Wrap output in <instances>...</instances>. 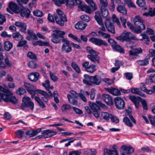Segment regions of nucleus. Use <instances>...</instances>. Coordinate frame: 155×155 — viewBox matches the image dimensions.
Returning a JSON list of instances; mask_svg holds the SVG:
<instances>
[{
    "label": "nucleus",
    "mask_w": 155,
    "mask_h": 155,
    "mask_svg": "<svg viewBox=\"0 0 155 155\" xmlns=\"http://www.w3.org/2000/svg\"><path fill=\"white\" fill-rule=\"evenodd\" d=\"M149 12L150 16L151 17L155 16V8H150Z\"/></svg>",
    "instance_id": "nucleus-64"
},
{
    "label": "nucleus",
    "mask_w": 155,
    "mask_h": 155,
    "mask_svg": "<svg viewBox=\"0 0 155 155\" xmlns=\"http://www.w3.org/2000/svg\"><path fill=\"white\" fill-rule=\"evenodd\" d=\"M13 47L12 43L9 41H7L4 42V49L7 51H9Z\"/></svg>",
    "instance_id": "nucleus-29"
},
{
    "label": "nucleus",
    "mask_w": 155,
    "mask_h": 155,
    "mask_svg": "<svg viewBox=\"0 0 155 155\" xmlns=\"http://www.w3.org/2000/svg\"><path fill=\"white\" fill-rule=\"evenodd\" d=\"M37 64L33 61H31L28 64V66L29 67L32 68H35L36 67Z\"/></svg>",
    "instance_id": "nucleus-59"
},
{
    "label": "nucleus",
    "mask_w": 155,
    "mask_h": 155,
    "mask_svg": "<svg viewBox=\"0 0 155 155\" xmlns=\"http://www.w3.org/2000/svg\"><path fill=\"white\" fill-rule=\"evenodd\" d=\"M56 12L57 14H54V17H59V16L61 17H66L63 12L59 9H57L56 10Z\"/></svg>",
    "instance_id": "nucleus-38"
},
{
    "label": "nucleus",
    "mask_w": 155,
    "mask_h": 155,
    "mask_svg": "<svg viewBox=\"0 0 155 155\" xmlns=\"http://www.w3.org/2000/svg\"><path fill=\"white\" fill-rule=\"evenodd\" d=\"M103 100L109 105L113 104L112 97L110 95L107 94H103L102 95Z\"/></svg>",
    "instance_id": "nucleus-14"
},
{
    "label": "nucleus",
    "mask_w": 155,
    "mask_h": 155,
    "mask_svg": "<svg viewBox=\"0 0 155 155\" xmlns=\"http://www.w3.org/2000/svg\"><path fill=\"white\" fill-rule=\"evenodd\" d=\"M53 32L56 33V34H55L62 39V41H63V40L64 39H66L64 36L65 34V33L64 31L55 30L53 31Z\"/></svg>",
    "instance_id": "nucleus-31"
},
{
    "label": "nucleus",
    "mask_w": 155,
    "mask_h": 155,
    "mask_svg": "<svg viewBox=\"0 0 155 155\" xmlns=\"http://www.w3.org/2000/svg\"><path fill=\"white\" fill-rule=\"evenodd\" d=\"M107 153V155H118L116 150H113L105 149L104 150V155H106Z\"/></svg>",
    "instance_id": "nucleus-26"
},
{
    "label": "nucleus",
    "mask_w": 155,
    "mask_h": 155,
    "mask_svg": "<svg viewBox=\"0 0 155 155\" xmlns=\"http://www.w3.org/2000/svg\"><path fill=\"white\" fill-rule=\"evenodd\" d=\"M129 97L130 99L134 103L136 107L138 108L139 107L140 101H141V98L140 97H136L133 95H130Z\"/></svg>",
    "instance_id": "nucleus-19"
},
{
    "label": "nucleus",
    "mask_w": 155,
    "mask_h": 155,
    "mask_svg": "<svg viewBox=\"0 0 155 155\" xmlns=\"http://www.w3.org/2000/svg\"><path fill=\"white\" fill-rule=\"evenodd\" d=\"M124 40L127 41H130L131 40H137V38L135 36L132 35L130 32H127L126 33H122Z\"/></svg>",
    "instance_id": "nucleus-17"
},
{
    "label": "nucleus",
    "mask_w": 155,
    "mask_h": 155,
    "mask_svg": "<svg viewBox=\"0 0 155 155\" xmlns=\"http://www.w3.org/2000/svg\"><path fill=\"white\" fill-rule=\"evenodd\" d=\"M39 74L38 72H32L28 75V79L31 81L35 82L38 79Z\"/></svg>",
    "instance_id": "nucleus-22"
},
{
    "label": "nucleus",
    "mask_w": 155,
    "mask_h": 155,
    "mask_svg": "<svg viewBox=\"0 0 155 155\" xmlns=\"http://www.w3.org/2000/svg\"><path fill=\"white\" fill-rule=\"evenodd\" d=\"M132 21L134 23L135 22L136 23L137 21H143V19L141 18V17L138 15L136 16L135 18L131 19Z\"/></svg>",
    "instance_id": "nucleus-57"
},
{
    "label": "nucleus",
    "mask_w": 155,
    "mask_h": 155,
    "mask_svg": "<svg viewBox=\"0 0 155 155\" xmlns=\"http://www.w3.org/2000/svg\"><path fill=\"white\" fill-rule=\"evenodd\" d=\"M16 93L19 95H21L23 94L26 92L25 90L22 87L19 88L16 91Z\"/></svg>",
    "instance_id": "nucleus-53"
},
{
    "label": "nucleus",
    "mask_w": 155,
    "mask_h": 155,
    "mask_svg": "<svg viewBox=\"0 0 155 155\" xmlns=\"http://www.w3.org/2000/svg\"><path fill=\"white\" fill-rule=\"evenodd\" d=\"M71 66L78 73L80 72L81 70L80 68L75 62L74 61L72 62L71 63Z\"/></svg>",
    "instance_id": "nucleus-37"
},
{
    "label": "nucleus",
    "mask_w": 155,
    "mask_h": 155,
    "mask_svg": "<svg viewBox=\"0 0 155 155\" xmlns=\"http://www.w3.org/2000/svg\"><path fill=\"white\" fill-rule=\"evenodd\" d=\"M148 80L151 82L155 83V74H151Z\"/></svg>",
    "instance_id": "nucleus-63"
},
{
    "label": "nucleus",
    "mask_w": 155,
    "mask_h": 155,
    "mask_svg": "<svg viewBox=\"0 0 155 155\" xmlns=\"http://www.w3.org/2000/svg\"><path fill=\"white\" fill-rule=\"evenodd\" d=\"M63 42H64L63 45L61 48V51L65 53H69L72 51L71 46L70 45L69 41L66 39L63 40Z\"/></svg>",
    "instance_id": "nucleus-9"
},
{
    "label": "nucleus",
    "mask_w": 155,
    "mask_h": 155,
    "mask_svg": "<svg viewBox=\"0 0 155 155\" xmlns=\"http://www.w3.org/2000/svg\"><path fill=\"white\" fill-rule=\"evenodd\" d=\"M126 79L128 80H131L133 78V74L131 72H127L125 73Z\"/></svg>",
    "instance_id": "nucleus-58"
},
{
    "label": "nucleus",
    "mask_w": 155,
    "mask_h": 155,
    "mask_svg": "<svg viewBox=\"0 0 155 155\" xmlns=\"http://www.w3.org/2000/svg\"><path fill=\"white\" fill-rule=\"evenodd\" d=\"M137 3L141 7H144L146 5V3L144 0H137Z\"/></svg>",
    "instance_id": "nucleus-54"
},
{
    "label": "nucleus",
    "mask_w": 155,
    "mask_h": 155,
    "mask_svg": "<svg viewBox=\"0 0 155 155\" xmlns=\"http://www.w3.org/2000/svg\"><path fill=\"white\" fill-rule=\"evenodd\" d=\"M117 10L118 12L123 15H126L127 14V10L124 6L120 5H119L117 8Z\"/></svg>",
    "instance_id": "nucleus-33"
},
{
    "label": "nucleus",
    "mask_w": 155,
    "mask_h": 155,
    "mask_svg": "<svg viewBox=\"0 0 155 155\" xmlns=\"http://www.w3.org/2000/svg\"><path fill=\"white\" fill-rule=\"evenodd\" d=\"M114 102L115 106L119 110L123 109L125 107V102L120 97H117L114 98Z\"/></svg>",
    "instance_id": "nucleus-7"
},
{
    "label": "nucleus",
    "mask_w": 155,
    "mask_h": 155,
    "mask_svg": "<svg viewBox=\"0 0 155 155\" xmlns=\"http://www.w3.org/2000/svg\"><path fill=\"white\" fill-rule=\"evenodd\" d=\"M149 59V57L147 56L144 60L137 61V62L140 65H146L148 64Z\"/></svg>",
    "instance_id": "nucleus-28"
},
{
    "label": "nucleus",
    "mask_w": 155,
    "mask_h": 155,
    "mask_svg": "<svg viewBox=\"0 0 155 155\" xmlns=\"http://www.w3.org/2000/svg\"><path fill=\"white\" fill-rule=\"evenodd\" d=\"M54 16H53L50 13L48 14V19L49 21L52 23L54 22Z\"/></svg>",
    "instance_id": "nucleus-62"
},
{
    "label": "nucleus",
    "mask_w": 155,
    "mask_h": 155,
    "mask_svg": "<svg viewBox=\"0 0 155 155\" xmlns=\"http://www.w3.org/2000/svg\"><path fill=\"white\" fill-rule=\"evenodd\" d=\"M89 41L91 43L98 46H101L102 45L106 46L107 45V43L105 41L101 39L94 37L91 38L89 39Z\"/></svg>",
    "instance_id": "nucleus-6"
},
{
    "label": "nucleus",
    "mask_w": 155,
    "mask_h": 155,
    "mask_svg": "<svg viewBox=\"0 0 155 155\" xmlns=\"http://www.w3.org/2000/svg\"><path fill=\"white\" fill-rule=\"evenodd\" d=\"M127 25L133 32L137 33L136 31L137 30V29L136 27H135L133 26L129 22H127Z\"/></svg>",
    "instance_id": "nucleus-46"
},
{
    "label": "nucleus",
    "mask_w": 155,
    "mask_h": 155,
    "mask_svg": "<svg viewBox=\"0 0 155 155\" xmlns=\"http://www.w3.org/2000/svg\"><path fill=\"white\" fill-rule=\"evenodd\" d=\"M123 122L125 123L126 125L130 127H132L133 126V125L130 120L127 117L124 118Z\"/></svg>",
    "instance_id": "nucleus-45"
},
{
    "label": "nucleus",
    "mask_w": 155,
    "mask_h": 155,
    "mask_svg": "<svg viewBox=\"0 0 155 155\" xmlns=\"http://www.w3.org/2000/svg\"><path fill=\"white\" fill-rule=\"evenodd\" d=\"M78 7L82 11H85L87 13L90 14L91 12L90 7L87 5H79Z\"/></svg>",
    "instance_id": "nucleus-25"
},
{
    "label": "nucleus",
    "mask_w": 155,
    "mask_h": 155,
    "mask_svg": "<svg viewBox=\"0 0 155 155\" xmlns=\"http://www.w3.org/2000/svg\"><path fill=\"white\" fill-rule=\"evenodd\" d=\"M9 7L12 10L16 13L18 14L21 7H19L15 3L13 2H9Z\"/></svg>",
    "instance_id": "nucleus-20"
},
{
    "label": "nucleus",
    "mask_w": 155,
    "mask_h": 155,
    "mask_svg": "<svg viewBox=\"0 0 155 155\" xmlns=\"http://www.w3.org/2000/svg\"><path fill=\"white\" fill-rule=\"evenodd\" d=\"M89 106L92 111L100 110V107L95 103H90L89 104Z\"/></svg>",
    "instance_id": "nucleus-32"
},
{
    "label": "nucleus",
    "mask_w": 155,
    "mask_h": 155,
    "mask_svg": "<svg viewBox=\"0 0 155 155\" xmlns=\"http://www.w3.org/2000/svg\"><path fill=\"white\" fill-rule=\"evenodd\" d=\"M141 103L142 107L143 109L147 110V105L146 101L145 100H143L140 101Z\"/></svg>",
    "instance_id": "nucleus-61"
},
{
    "label": "nucleus",
    "mask_w": 155,
    "mask_h": 155,
    "mask_svg": "<svg viewBox=\"0 0 155 155\" xmlns=\"http://www.w3.org/2000/svg\"><path fill=\"white\" fill-rule=\"evenodd\" d=\"M131 92L134 94H138L142 97L145 96L144 94L142 93L140 89L138 88H132Z\"/></svg>",
    "instance_id": "nucleus-30"
},
{
    "label": "nucleus",
    "mask_w": 155,
    "mask_h": 155,
    "mask_svg": "<svg viewBox=\"0 0 155 155\" xmlns=\"http://www.w3.org/2000/svg\"><path fill=\"white\" fill-rule=\"evenodd\" d=\"M12 36L16 40H22L23 39V37L18 32L13 33Z\"/></svg>",
    "instance_id": "nucleus-34"
},
{
    "label": "nucleus",
    "mask_w": 155,
    "mask_h": 155,
    "mask_svg": "<svg viewBox=\"0 0 155 155\" xmlns=\"http://www.w3.org/2000/svg\"><path fill=\"white\" fill-rule=\"evenodd\" d=\"M56 23L60 26H63L64 25V22L67 21V19L66 17H54Z\"/></svg>",
    "instance_id": "nucleus-21"
},
{
    "label": "nucleus",
    "mask_w": 155,
    "mask_h": 155,
    "mask_svg": "<svg viewBox=\"0 0 155 155\" xmlns=\"http://www.w3.org/2000/svg\"><path fill=\"white\" fill-rule=\"evenodd\" d=\"M27 41L26 40L20 41L18 42V44L17 45V47H21L24 46L27 44Z\"/></svg>",
    "instance_id": "nucleus-55"
},
{
    "label": "nucleus",
    "mask_w": 155,
    "mask_h": 155,
    "mask_svg": "<svg viewBox=\"0 0 155 155\" xmlns=\"http://www.w3.org/2000/svg\"><path fill=\"white\" fill-rule=\"evenodd\" d=\"M105 25L107 31L113 34L115 33L114 24L109 20L107 19L105 22Z\"/></svg>",
    "instance_id": "nucleus-11"
},
{
    "label": "nucleus",
    "mask_w": 155,
    "mask_h": 155,
    "mask_svg": "<svg viewBox=\"0 0 155 155\" xmlns=\"http://www.w3.org/2000/svg\"><path fill=\"white\" fill-rule=\"evenodd\" d=\"M112 18L113 21L115 23H116L119 27H120L121 26V25L120 23V22L119 20V19L114 14H113L112 16Z\"/></svg>",
    "instance_id": "nucleus-39"
},
{
    "label": "nucleus",
    "mask_w": 155,
    "mask_h": 155,
    "mask_svg": "<svg viewBox=\"0 0 155 155\" xmlns=\"http://www.w3.org/2000/svg\"><path fill=\"white\" fill-rule=\"evenodd\" d=\"M21 105L26 107H28L31 110H33L34 107V104L31 101L29 97H24L22 98V102Z\"/></svg>",
    "instance_id": "nucleus-5"
},
{
    "label": "nucleus",
    "mask_w": 155,
    "mask_h": 155,
    "mask_svg": "<svg viewBox=\"0 0 155 155\" xmlns=\"http://www.w3.org/2000/svg\"><path fill=\"white\" fill-rule=\"evenodd\" d=\"M115 78H114L113 79H110L108 78H105L103 79V81L109 85H110L114 83Z\"/></svg>",
    "instance_id": "nucleus-47"
},
{
    "label": "nucleus",
    "mask_w": 155,
    "mask_h": 155,
    "mask_svg": "<svg viewBox=\"0 0 155 155\" xmlns=\"http://www.w3.org/2000/svg\"><path fill=\"white\" fill-rule=\"evenodd\" d=\"M86 50L90 54L87 55V58L91 61L99 64L100 57L98 56L97 52L89 46L86 47Z\"/></svg>",
    "instance_id": "nucleus-1"
},
{
    "label": "nucleus",
    "mask_w": 155,
    "mask_h": 155,
    "mask_svg": "<svg viewBox=\"0 0 155 155\" xmlns=\"http://www.w3.org/2000/svg\"><path fill=\"white\" fill-rule=\"evenodd\" d=\"M41 133L43 135H40L37 136L34 138L35 140H38L42 137L44 139L47 138L57 134L56 132L51 131L50 130H43L41 132Z\"/></svg>",
    "instance_id": "nucleus-4"
},
{
    "label": "nucleus",
    "mask_w": 155,
    "mask_h": 155,
    "mask_svg": "<svg viewBox=\"0 0 155 155\" xmlns=\"http://www.w3.org/2000/svg\"><path fill=\"white\" fill-rule=\"evenodd\" d=\"M51 36L52 38L51 39V41L54 43L58 44L60 43L61 41H62V39L55 34H52Z\"/></svg>",
    "instance_id": "nucleus-23"
},
{
    "label": "nucleus",
    "mask_w": 155,
    "mask_h": 155,
    "mask_svg": "<svg viewBox=\"0 0 155 155\" xmlns=\"http://www.w3.org/2000/svg\"><path fill=\"white\" fill-rule=\"evenodd\" d=\"M2 100L5 102H10L14 104H17L18 101L15 96L11 94H3L0 92V102L2 101Z\"/></svg>",
    "instance_id": "nucleus-2"
},
{
    "label": "nucleus",
    "mask_w": 155,
    "mask_h": 155,
    "mask_svg": "<svg viewBox=\"0 0 155 155\" xmlns=\"http://www.w3.org/2000/svg\"><path fill=\"white\" fill-rule=\"evenodd\" d=\"M101 78L100 76L95 75L94 76H91L90 81L86 79H83V81L86 85H92L93 84L99 85L101 82Z\"/></svg>",
    "instance_id": "nucleus-3"
},
{
    "label": "nucleus",
    "mask_w": 155,
    "mask_h": 155,
    "mask_svg": "<svg viewBox=\"0 0 155 155\" xmlns=\"http://www.w3.org/2000/svg\"><path fill=\"white\" fill-rule=\"evenodd\" d=\"M80 91V92L79 93L78 98H80L84 102H86L87 101V99L86 97V95H90V93L89 91H86L83 89H81Z\"/></svg>",
    "instance_id": "nucleus-12"
},
{
    "label": "nucleus",
    "mask_w": 155,
    "mask_h": 155,
    "mask_svg": "<svg viewBox=\"0 0 155 155\" xmlns=\"http://www.w3.org/2000/svg\"><path fill=\"white\" fill-rule=\"evenodd\" d=\"M27 56L28 58L31 59L35 60H38L36 55L31 51L28 52Z\"/></svg>",
    "instance_id": "nucleus-35"
},
{
    "label": "nucleus",
    "mask_w": 155,
    "mask_h": 155,
    "mask_svg": "<svg viewBox=\"0 0 155 155\" xmlns=\"http://www.w3.org/2000/svg\"><path fill=\"white\" fill-rule=\"evenodd\" d=\"M142 51V50L140 48L135 49L132 51H129V55L130 56H132V58H130V60L131 61L132 59L135 58L138 56V54L141 53Z\"/></svg>",
    "instance_id": "nucleus-10"
},
{
    "label": "nucleus",
    "mask_w": 155,
    "mask_h": 155,
    "mask_svg": "<svg viewBox=\"0 0 155 155\" xmlns=\"http://www.w3.org/2000/svg\"><path fill=\"white\" fill-rule=\"evenodd\" d=\"M34 15L39 17H42L43 15L42 12L39 10H36L33 12Z\"/></svg>",
    "instance_id": "nucleus-56"
},
{
    "label": "nucleus",
    "mask_w": 155,
    "mask_h": 155,
    "mask_svg": "<svg viewBox=\"0 0 155 155\" xmlns=\"http://www.w3.org/2000/svg\"><path fill=\"white\" fill-rule=\"evenodd\" d=\"M98 33L99 34V36H102L105 38H109L111 36L110 34L104 33L102 31H98Z\"/></svg>",
    "instance_id": "nucleus-43"
},
{
    "label": "nucleus",
    "mask_w": 155,
    "mask_h": 155,
    "mask_svg": "<svg viewBox=\"0 0 155 155\" xmlns=\"http://www.w3.org/2000/svg\"><path fill=\"white\" fill-rule=\"evenodd\" d=\"M134 150L131 146H122L121 147V155H128L134 152Z\"/></svg>",
    "instance_id": "nucleus-8"
},
{
    "label": "nucleus",
    "mask_w": 155,
    "mask_h": 155,
    "mask_svg": "<svg viewBox=\"0 0 155 155\" xmlns=\"http://www.w3.org/2000/svg\"><path fill=\"white\" fill-rule=\"evenodd\" d=\"M66 2V5L68 7H72L74 5V0H65Z\"/></svg>",
    "instance_id": "nucleus-49"
},
{
    "label": "nucleus",
    "mask_w": 155,
    "mask_h": 155,
    "mask_svg": "<svg viewBox=\"0 0 155 155\" xmlns=\"http://www.w3.org/2000/svg\"><path fill=\"white\" fill-rule=\"evenodd\" d=\"M15 133L17 135V137L20 138L22 137L24 134V132L21 130H17L15 132Z\"/></svg>",
    "instance_id": "nucleus-48"
},
{
    "label": "nucleus",
    "mask_w": 155,
    "mask_h": 155,
    "mask_svg": "<svg viewBox=\"0 0 155 155\" xmlns=\"http://www.w3.org/2000/svg\"><path fill=\"white\" fill-rule=\"evenodd\" d=\"M105 89L106 91L114 96H119L121 94L120 91L119 90L112 87L105 88Z\"/></svg>",
    "instance_id": "nucleus-15"
},
{
    "label": "nucleus",
    "mask_w": 155,
    "mask_h": 155,
    "mask_svg": "<svg viewBox=\"0 0 155 155\" xmlns=\"http://www.w3.org/2000/svg\"><path fill=\"white\" fill-rule=\"evenodd\" d=\"M87 25L82 21L78 22L75 25V28L77 29L83 30L85 28Z\"/></svg>",
    "instance_id": "nucleus-24"
},
{
    "label": "nucleus",
    "mask_w": 155,
    "mask_h": 155,
    "mask_svg": "<svg viewBox=\"0 0 155 155\" xmlns=\"http://www.w3.org/2000/svg\"><path fill=\"white\" fill-rule=\"evenodd\" d=\"M111 115L107 112H103L101 113L102 117L104 119L107 120H108L109 118H110Z\"/></svg>",
    "instance_id": "nucleus-41"
},
{
    "label": "nucleus",
    "mask_w": 155,
    "mask_h": 155,
    "mask_svg": "<svg viewBox=\"0 0 155 155\" xmlns=\"http://www.w3.org/2000/svg\"><path fill=\"white\" fill-rule=\"evenodd\" d=\"M108 42L110 44L113 48L117 44L116 42L114 39L111 38L108 39Z\"/></svg>",
    "instance_id": "nucleus-60"
},
{
    "label": "nucleus",
    "mask_w": 155,
    "mask_h": 155,
    "mask_svg": "<svg viewBox=\"0 0 155 155\" xmlns=\"http://www.w3.org/2000/svg\"><path fill=\"white\" fill-rule=\"evenodd\" d=\"M30 13L31 12L28 8L22 7L21 8L19 13L20 14L21 16L22 17L28 18Z\"/></svg>",
    "instance_id": "nucleus-16"
},
{
    "label": "nucleus",
    "mask_w": 155,
    "mask_h": 155,
    "mask_svg": "<svg viewBox=\"0 0 155 155\" xmlns=\"http://www.w3.org/2000/svg\"><path fill=\"white\" fill-rule=\"evenodd\" d=\"M68 36L69 37L72 38L74 40H76L80 43H81L82 42V41H81L80 38H78L77 36L74 35L70 33L68 34Z\"/></svg>",
    "instance_id": "nucleus-50"
},
{
    "label": "nucleus",
    "mask_w": 155,
    "mask_h": 155,
    "mask_svg": "<svg viewBox=\"0 0 155 155\" xmlns=\"http://www.w3.org/2000/svg\"><path fill=\"white\" fill-rule=\"evenodd\" d=\"M72 107L71 106L68 104H64L61 107V109L62 111L63 112H65L67 110H70Z\"/></svg>",
    "instance_id": "nucleus-42"
},
{
    "label": "nucleus",
    "mask_w": 155,
    "mask_h": 155,
    "mask_svg": "<svg viewBox=\"0 0 155 155\" xmlns=\"http://www.w3.org/2000/svg\"><path fill=\"white\" fill-rule=\"evenodd\" d=\"M143 21H137L136 23H134V24L137 28V30L136 31L137 33H140L142 31V30H144L145 29V26L143 23Z\"/></svg>",
    "instance_id": "nucleus-13"
},
{
    "label": "nucleus",
    "mask_w": 155,
    "mask_h": 155,
    "mask_svg": "<svg viewBox=\"0 0 155 155\" xmlns=\"http://www.w3.org/2000/svg\"><path fill=\"white\" fill-rule=\"evenodd\" d=\"M95 67L96 66L94 65H91L88 66V67H87L86 71L91 73H93L96 70L95 68Z\"/></svg>",
    "instance_id": "nucleus-40"
},
{
    "label": "nucleus",
    "mask_w": 155,
    "mask_h": 155,
    "mask_svg": "<svg viewBox=\"0 0 155 155\" xmlns=\"http://www.w3.org/2000/svg\"><path fill=\"white\" fill-rule=\"evenodd\" d=\"M100 3L99 5V7L103 6H107L108 5V3L107 0H99Z\"/></svg>",
    "instance_id": "nucleus-51"
},
{
    "label": "nucleus",
    "mask_w": 155,
    "mask_h": 155,
    "mask_svg": "<svg viewBox=\"0 0 155 155\" xmlns=\"http://www.w3.org/2000/svg\"><path fill=\"white\" fill-rule=\"evenodd\" d=\"M53 1L56 5L58 6H60L61 4L65 2L64 0H53Z\"/></svg>",
    "instance_id": "nucleus-52"
},
{
    "label": "nucleus",
    "mask_w": 155,
    "mask_h": 155,
    "mask_svg": "<svg viewBox=\"0 0 155 155\" xmlns=\"http://www.w3.org/2000/svg\"><path fill=\"white\" fill-rule=\"evenodd\" d=\"M107 6L99 7L101 9V13L104 18H106L108 15L109 13L108 10L106 8Z\"/></svg>",
    "instance_id": "nucleus-27"
},
{
    "label": "nucleus",
    "mask_w": 155,
    "mask_h": 155,
    "mask_svg": "<svg viewBox=\"0 0 155 155\" xmlns=\"http://www.w3.org/2000/svg\"><path fill=\"white\" fill-rule=\"evenodd\" d=\"M15 25L20 28V30L21 32L25 33H26L27 25L26 24L21 22L16 21L15 23Z\"/></svg>",
    "instance_id": "nucleus-18"
},
{
    "label": "nucleus",
    "mask_w": 155,
    "mask_h": 155,
    "mask_svg": "<svg viewBox=\"0 0 155 155\" xmlns=\"http://www.w3.org/2000/svg\"><path fill=\"white\" fill-rule=\"evenodd\" d=\"M114 49L116 50V51L121 53H124V50L123 48L119 45L117 44L113 48Z\"/></svg>",
    "instance_id": "nucleus-44"
},
{
    "label": "nucleus",
    "mask_w": 155,
    "mask_h": 155,
    "mask_svg": "<svg viewBox=\"0 0 155 155\" xmlns=\"http://www.w3.org/2000/svg\"><path fill=\"white\" fill-rule=\"evenodd\" d=\"M85 1L90 5L94 11H95L97 9L96 5L93 0H85Z\"/></svg>",
    "instance_id": "nucleus-36"
}]
</instances>
